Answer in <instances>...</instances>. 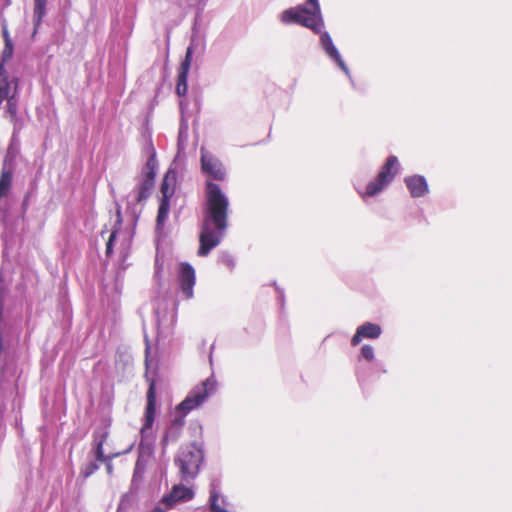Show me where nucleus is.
<instances>
[{
  "label": "nucleus",
  "instance_id": "1",
  "mask_svg": "<svg viewBox=\"0 0 512 512\" xmlns=\"http://www.w3.org/2000/svg\"><path fill=\"white\" fill-rule=\"evenodd\" d=\"M206 204L199 236L198 255L207 256L218 246L225 235L228 223L229 199L220 186L212 181L206 182Z\"/></svg>",
  "mask_w": 512,
  "mask_h": 512
},
{
  "label": "nucleus",
  "instance_id": "2",
  "mask_svg": "<svg viewBox=\"0 0 512 512\" xmlns=\"http://www.w3.org/2000/svg\"><path fill=\"white\" fill-rule=\"evenodd\" d=\"M217 390V381L214 376H210L199 385L195 386L185 397V399L176 407L181 415L175 416L166 428L161 440L162 449L179 440L183 427L185 425V416L192 410L200 407Z\"/></svg>",
  "mask_w": 512,
  "mask_h": 512
},
{
  "label": "nucleus",
  "instance_id": "3",
  "mask_svg": "<svg viewBox=\"0 0 512 512\" xmlns=\"http://www.w3.org/2000/svg\"><path fill=\"white\" fill-rule=\"evenodd\" d=\"M279 20L286 25L297 24L320 33L324 21L318 0H306L304 4L284 10Z\"/></svg>",
  "mask_w": 512,
  "mask_h": 512
},
{
  "label": "nucleus",
  "instance_id": "4",
  "mask_svg": "<svg viewBox=\"0 0 512 512\" xmlns=\"http://www.w3.org/2000/svg\"><path fill=\"white\" fill-rule=\"evenodd\" d=\"M143 151L148 154V159L137 177L135 188L129 195L131 201L136 203H142L150 197L155 186V177L158 168L156 150L151 138L146 140Z\"/></svg>",
  "mask_w": 512,
  "mask_h": 512
},
{
  "label": "nucleus",
  "instance_id": "5",
  "mask_svg": "<svg viewBox=\"0 0 512 512\" xmlns=\"http://www.w3.org/2000/svg\"><path fill=\"white\" fill-rule=\"evenodd\" d=\"M203 461L204 452L198 445L191 443L181 446L174 458L180 480L191 484L198 477Z\"/></svg>",
  "mask_w": 512,
  "mask_h": 512
},
{
  "label": "nucleus",
  "instance_id": "6",
  "mask_svg": "<svg viewBox=\"0 0 512 512\" xmlns=\"http://www.w3.org/2000/svg\"><path fill=\"white\" fill-rule=\"evenodd\" d=\"M176 176V171L170 167L168 171L165 173L163 181L161 183L162 198L160 200V205L156 219V229L158 231L163 229L165 222L168 218L170 209V199L175 192Z\"/></svg>",
  "mask_w": 512,
  "mask_h": 512
},
{
  "label": "nucleus",
  "instance_id": "7",
  "mask_svg": "<svg viewBox=\"0 0 512 512\" xmlns=\"http://www.w3.org/2000/svg\"><path fill=\"white\" fill-rule=\"evenodd\" d=\"M200 154L202 172L214 180L223 181L226 177V170L222 162L204 147H201Z\"/></svg>",
  "mask_w": 512,
  "mask_h": 512
},
{
  "label": "nucleus",
  "instance_id": "8",
  "mask_svg": "<svg viewBox=\"0 0 512 512\" xmlns=\"http://www.w3.org/2000/svg\"><path fill=\"white\" fill-rule=\"evenodd\" d=\"M188 485L182 481L173 485L170 492L162 497V503L173 509L178 504L191 501L195 497V491Z\"/></svg>",
  "mask_w": 512,
  "mask_h": 512
},
{
  "label": "nucleus",
  "instance_id": "9",
  "mask_svg": "<svg viewBox=\"0 0 512 512\" xmlns=\"http://www.w3.org/2000/svg\"><path fill=\"white\" fill-rule=\"evenodd\" d=\"M177 280L180 290L186 299L193 297V288L196 281L195 270L187 262L179 264L177 271Z\"/></svg>",
  "mask_w": 512,
  "mask_h": 512
},
{
  "label": "nucleus",
  "instance_id": "10",
  "mask_svg": "<svg viewBox=\"0 0 512 512\" xmlns=\"http://www.w3.org/2000/svg\"><path fill=\"white\" fill-rule=\"evenodd\" d=\"M319 34L320 44L326 55L337 64V66L349 77L350 80H352L350 70L342 59L337 47L334 45L330 34L327 31H323V29H321Z\"/></svg>",
  "mask_w": 512,
  "mask_h": 512
},
{
  "label": "nucleus",
  "instance_id": "11",
  "mask_svg": "<svg viewBox=\"0 0 512 512\" xmlns=\"http://www.w3.org/2000/svg\"><path fill=\"white\" fill-rule=\"evenodd\" d=\"M156 414V387L155 382L152 381L147 391V405L144 414V423L141 429L142 437H146L151 431L154 424Z\"/></svg>",
  "mask_w": 512,
  "mask_h": 512
},
{
  "label": "nucleus",
  "instance_id": "12",
  "mask_svg": "<svg viewBox=\"0 0 512 512\" xmlns=\"http://www.w3.org/2000/svg\"><path fill=\"white\" fill-rule=\"evenodd\" d=\"M382 334V328L377 323L364 322L356 329L355 334L351 338V345L357 346L363 339L375 340Z\"/></svg>",
  "mask_w": 512,
  "mask_h": 512
},
{
  "label": "nucleus",
  "instance_id": "13",
  "mask_svg": "<svg viewBox=\"0 0 512 512\" xmlns=\"http://www.w3.org/2000/svg\"><path fill=\"white\" fill-rule=\"evenodd\" d=\"M404 183L412 198L425 197L430 192L428 182L423 175L415 174L406 176Z\"/></svg>",
  "mask_w": 512,
  "mask_h": 512
},
{
  "label": "nucleus",
  "instance_id": "14",
  "mask_svg": "<svg viewBox=\"0 0 512 512\" xmlns=\"http://www.w3.org/2000/svg\"><path fill=\"white\" fill-rule=\"evenodd\" d=\"M19 79L10 78L3 63H0V105L11 97L12 93H18Z\"/></svg>",
  "mask_w": 512,
  "mask_h": 512
},
{
  "label": "nucleus",
  "instance_id": "15",
  "mask_svg": "<svg viewBox=\"0 0 512 512\" xmlns=\"http://www.w3.org/2000/svg\"><path fill=\"white\" fill-rule=\"evenodd\" d=\"M192 53H193V49L191 46H189L187 48L185 58L179 67L177 84H176V93L179 96H184L187 93V89H188L187 81H188V73H189V69H190L191 61H192Z\"/></svg>",
  "mask_w": 512,
  "mask_h": 512
},
{
  "label": "nucleus",
  "instance_id": "16",
  "mask_svg": "<svg viewBox=\"0 0 512 512\" xmlns=\"http://www.w3.org/2000/svg\"><path fill=\"white\" fill-rule=\"evenodd\" d=\"M14 169V157L8 152L4 158L0 176V199L10 190Z\"/></svg>",
  "mask_w": 512,
  "mask_h": 512
},
{
  "label": "nucleus",
  "instance_id": "17",
  "mask_svg": "<svg viewBox=\"0 0 512 512\" xmlns=\"http://www.w3.org/2000/svg\"><path fill=\"white\" fill-rule=\"evenodd\" d=\"M388 186H389V184L387 183V181H384L379 176H376L374 180L370 181L365 186V188L360 189V188L356 187V190H357V193L359 194V196L364 201H366L367 198L375 197L378 194L382 193Z\"/></svg>",
  "mask_w": 512,
  "mask_h": 512
},
{
  "label": "nucleus",
  "instance_id": "18",
  "mask_svg": "<svg viewBox=\"0 0 512 512\" xmlns=\"http://www.w3.org/2000/svg\"><path fill=\"white\" fill-rule=\"evenodd\" d=\"M400 169V164L398 161V158L394 155H390L383 166L381 167L379 173L377 176H379L384 181H387L388 184H390L395 176L398 174Z\"/></svg>",
  "mask_w": 512,
  "mask_h": 512
},
{
  "label": "nucleus",
  "instance_id": "19",
  "mask_svg": "<svg viewBox=\"0 0 512 512\" xmlns=\"http://www.w3.org/2000/svg\"><path fill=\"white\" fill-rule=\"evenodd\" d=\"M359 359H364L367 362L371 363L373 370L376 372L382 374L387 372L385 364L382 361L375 360V350L372 345L364 344L361 347Z\"/></svg>",
  "mask_w": 512,
  "mask_h": 512
},
{
  "label": "nucleus",
  "instance_id": "20",
  "mask_svg": "<svg viewBox=\"0 0 512 512\" xmlns=\"http://www.w3.org/2000/svg\"><path fill=\"white\" fill-rule=\"evenodd\" d=\"M34 9H33V23H34V34L37 32L40 27L43 18L46 16L47 10V0H33Z\"/></svg>",
  "mask_w": 512,
  "mask_h": 512
},
{
  "label": "nucleus",
  "instance_id": "21",
  "mask_svg": "<svg viewBox=\"0 0 512 512\" xmlns=\"http://www.w3.org/2000/svg\"><path fill=\"white\" fill-rule=\"evenodd\" d=\"M107 437H108L107 431L96 432L94 434V452H95L96 459L101 462L106 460V457L104 455L103 445H104Z\"/></svg>",
  "mask_w": 512,
  "mask_h": 512
},
{
  "label": "nucleus",
  "instance_id": "22",
  "mask_svg": "<svg viewBox=\"0 0 512 512\" xmlns=\"http://www.w3.org/2000/svg\"><path fill=\"white\" fill-rule=\"evenodd\" d=\"M188 121L184 118L181 119L179 133H178V153L182 152L186 148V143L188 141Z\"/></svg>",
  "mask_w": 512,
  "mask_h": 512
},
{
  "label": "nucleus",
  "instance_id": "23",
  "mask_svg": "<svg viewBox=\"0 0 512 512\" xmlns=\"http://www.w3.org/2000/svg\"><path fill=\"white\" fill-rule=\"evenodd\" d=\"M18 93H12L11 97L7 99L6 114L8 118H15L18 115Z\"/></svg>",
  "mask_w": 512,
  "mask_h": 512
},
{
  "label": "nucleus",
  "instance_id": "24",
  "mask_svg": "<svg viewBox=\"0 0 512 512\" xmlns=\"http://www.w3.org/2000/svg\"><path fill=\"white\" fill-rule=\"evenodd\" d=\"M143 474H144V467H143L142 463L140 462V460H137L135 469L133 472L132 482H131L132 488L136 489L138 487L139 483L142 481Z\"/></svg>",
  "mask_w": 512,
  "mask_h": 512
},
{
  "label": "nucleus",
  "instance_id": "25",
  "mask_svg": "<svg viewBox=\"0 0 512 512\" xmlns=\"http://www.w3.org/2000/svg\"><path fill=\"white\" fill-rule=\"evenodd\" d=\"M99 469V465L96 462H89L81 469V476L83 478H88L92 474H94Z\"/></svg>",
  "mask_w": 512,
  "mask_h": 512
},
{
  "label": "nucleus",
  "instance_id": "26",
  "mask_svg": "<svg viewBox=\"0 0 512 512\" xmlns=\"http://www.w3.org/2000/svg\"><path fill=\"white\" fill-rule=\"evenodd\" d=\"M13 50H14L13 43L5 44L2 55H1L0 63H3V65L5 66V62H7L8 60H10L12 58Z\"/></svg>",
  "mask_w": 512,
  "mask_h": 512
},
{
  "label": "nucleus",
  "instance_id": "27",
  "mask_svg": "<svg viewBox=\"0 0 512 512\" xmlns=\"http://www.w3.org/2000/svg\"><path fill=\"white\" fill-rule=\"evenodd\" d=\"M220 263L226 266L228 269L233 270L235 267L234 258L228 253H222L219 258Z\"/></svg>",
  "mask_w": 512,
  "mask_h": 512
},
{
  "label": "nucleus",
  "instance_id": "28",
  "mask_svg": "<svg viewBox=\"0 0 512 512\" xmlns=\"http://www.w3.org/2000/svg\"><path fill=\"white\" fill-rule=\"evenodd\" d=\"M10 122L13 124V137H15L23 128L24 124L16 115L15 118H9Z\"/></svg>",
  "mask_w": 512,
  "mask_h": 512
},
{
  "label": "nucleus",
  "instance_id": "29",
  "mask_svg": "<svg viewBox=\"0 0 512 512\" xmlns=\"http://www.w3.org/2000/svg\"><path fill=\"white\" fill-rule=\"evenodd\" d=\"M117 236V231L114 230L111 232L109 239L106 243V255L110 256L113 253V242L115 241Z\"/></svg>",
  "mask_w": 512,
  "mask_h": 512
},
{
  "label": "nucleus",
  "instance_id": "30",
  "mask_svg": "<svg viewBox=\"0 0 512 512\" xmlns=\"http://www.w3.org/2000/svg\"><path fill=\"white\" fill-rule=\"evenodd\" d=\"M171 510V508H168V506L164 503H162V498L160 501L156 504V506L152 509L151 512H167Z\"/></svg>",
  "mask_w": 512,
  "mask_h": 512
},
{
  "label": "nucleus",
  "instance_id": "31",
  "mask_svg": "<svg viewBox=\"0 0 512 512\" xmlns=\"http://www.w3.org/2000/svg\"><path fill=\"white\" fill-rule=\"evenodd\" d=\"M2 34H3L5 44L12 43V40L10 38L9 32L6 27L3 28Z\"/></svg>",
  "mask_w": 512,
  "mask_h": 512
},
{
  "label": "nucleus",
  "instance_id": "32",
  "mask_svg": "<svg viewBox=\"0 0 512 512\" xmlns=\"http://www.w3.org/2000/svg\"><path fill=\"white\" fill-rule=\"evenodd\" d=\"M107 471H108V473H111V472H112V465H111V464H109V465L107 466Z\"/></svg>",
  "mask_w": 512,
  "mask_h": 512
},
{
  "label": "nucleus",
  "instance_id": "33",
  "mask_svg": "<svg viewBox=\"0 0 512 512\" xmlns=\"http://www.w3.org/2000/svg\"><path fill=\"white\" fill-rule=\"evenodd\" d=\"M279 298H280V300H281V301H283V300H284V294H283V292H282V291H280Z\"/></svg>",
  "mask_w": 512,
  "mask_h": 512
},
{
  "label": "nucleus",
  "instance_id": "34",
  "mask_svg": "<svg viewBox=\"0 0 512 512\" xmlns=\"http://www.w3.org/2000/svg\"><path fill=\"white\" fill-rule=\"evenodd\" d=\"M155 313H156V315H158V314H159V311H157V310H156V311H155ZM157 322H158V325H160L159 316H157Z\"/></svg>",
  "mask_w": 512,
  "mask_h": 512
}]
</instances>
